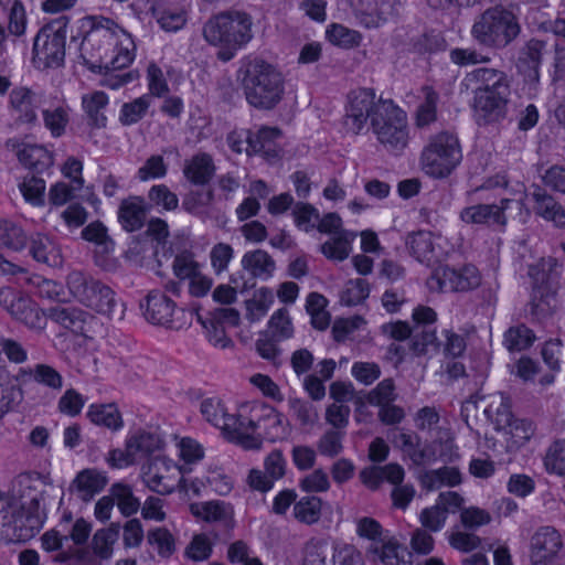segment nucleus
<instances>
[{
  "mask_svg": "<svg viewBox=\"0 0 565 565\" xmlns=\"http://www.w3.org/2000/svg\"><path fill=\"white\" fill-rule=\"evenodd\" d=\"M425 172L435 178H445L460 163L461 148L457 136L443 131L435 135L422 152Z\"/></svg>",
  "mask_w": 565,
  "mask_h": 565,
  "instance_id": "0eeeda50",
  "label": "nucleus"
},
{
  "mask_svg": "<svg viewBox=\"0 0 565 565\" xmlns=\"http://www.w3.org/2000/svg\"><path fill=\"white\" fill-rule=\"evenodd\" d=\"M211 554L212 542L205 534L194 535L185 550V555L195 562L205 561Z\"/></svg>",
  "mask_w": 565,
  "mask_h": 565,
  "instance_id": "774afa93",
  "label": "nucleus"
},
{
  "mask_svg": "<svg viewBox=\"0 0 565 565\" xmlns=\"http://www.w3.org/2000/svg\"><path fill=\"white\" fill-rule=\"evenodd\" d=\"M28 237L23 230L10 221H0V247L21 250L25 247Z\"/></svg>",
  "mask_w": 565,
  "mask_h": 565,
  "instance_id": "de8ad7c7",
  "label": "nucleus"
},
{
  "mask_svg": "<svg viewBox=\"0 0 565 565\" xmlns=\"http://www.w3.org/2000/svg\"><path fill=\"white\" fill-rule=\"evenodd\" d=\"M10 315L32 330L44 329L47 318V312H43L32 299L24 295L21 296Z\"/></svg>",
  "mask_w": 565,
  "mask_h": 565,
  "instance_id": "c756f323",
  "label": "nucleus"
},
{
  "mask_svg": "<svg viewBox=\"0 0 565 565\" xmlns=\"http://www.w3.org/2000/svg\"><path fill=\"white\" fill-rule=\"evenodd\" d=\"M252 21L246 13H222L209 20L203 28V35L213 45H222L217 56L230 61L236 50L252 39Z\"/></svg>",
  "mask_w": 565,
  "mask_h": 565,
  "instance_id": "20e7f679",
  "label": "nucleus"
},
{
  "mask_svg": "<svg viewBox=\"0 0 565 565\" xmlns=\"http://www.w3.org/2000/svg\"><path fill=\"white\" fill-rule=\"evenodd\" d=\"M66 30L65 25L54 30L46 25L36 34L33 43V61L39 67L55 68L64 63Z\"/></svg>",
  "mask_w": 565,
  "mask_h": 565,
  "instance_id": "9d476101",
  "label": "nucleus"
},
{
  "mask_svg": "<svg viewBox=\"0 0 565 565\" xmlns=\"http://www.w3.org/2000/svg\"><path fill=\"white\" fill-rule=\"evenodd\" d=\"M481 284L479 270L473 265H465L459 269L439 266L427 279L430 291H468Z\"/></svg>",
  "mask_w": 565,
  "mask_h": 565,
  "instance_id": "1a4fd4ad",
  "label": "nucleus"
},
{
  "mask_svg": "<svg viewBox=\"0 0 565 565\" xmlns=\"http://www.w3.org/2000/svg\"><path fill=\"white\" fill-rule=\"evenodd\" d=\"M328 40L342 47H353L359 45L361 36L356 31L350 30L341 24H332L327 29Z\"/></svg>",
  "mask_w": 565,
  "mask_h": 565,
  "instance_id": "bf43d9fd",
  "label": "nucleus"
},
{
  "mask_svg": "<svg viewBox=\"0 0 565 565\" xmlns=\"http://www.w3.org/2000/svg\"><path fill=\"white\" fill-rule=\"evenodd\" d=\"M140 308L146 320L152 324L168 328L180 327L175 318L179 311H177L174 301L160 290L149 291L145 301L140 302Z\"/></svg>",
  "mask_w": 565,
  "mask_h": 565,
  "instance_id": "4468645a",
  "label": "nucleus"
},
{
  "mask_svg": "<svg viewBox=\"0 0 565 565\" xmlns=\"http://www.w3.org/2000/svg\"><path fill=\"white\" fill-rule=\"evenodd\" d=\"M87 416L92 423L111 430L120 429L124 424L121 414L115 404L90 405Z\"/></svg>",
  "mask_w": 565,
  "mask_h": 565,
  "instance_id": "e433bc0d",
  "label": "nucleus"
},
{
  "mask_svg": "<svg viewBox=\"0 0 565 565\" xmlns=\"http://www.w3.org/2000/svg\"><path fill=\"white\" fill-rule=\"evenodd\" d=\"M531 196L535 214L546 221L554 222L557 226H565V210L553 195L541 188H536Z\"/></svg>",
  "mask_w": 565,
  "mask_h": 565,
  "instance_id": "c85d7f7f",
  "label": "nucleus"
},
{
  "mask_svg": "<svg viewBox=\"0 0 565 565\" xmlns=\"http://www.w3.org/2000/svg\"><path fill=\"white\" fill-rule=\"evenodd\" d=\"M563 542L561 534L551 526L539 529L531 539L530 561L533 565H540L554 558Z\"/></svg>",
  "mask_w": 565,
  "mask_h": 565,
  "instance_id": "f3484780",
  "label": "nucleus"
},
{
  "mask_svg": "<svg viewBox=\"0 0 565 565\" xmlns=\"http://www.w3.org/2000/svg\"><path fill=\"white\" fill-rule=\"evenodd\" d=\"M114 43L115 34L108 26L94 25L85 34L79 46L84 64L94 72H100L103 68L109 70V63L105 58Z\"/></svg>",
  "mask_w": 565,
  "mask_h": 565,
  "instance_id": "f8f14e48",
  "label": "nucleus"
},
{
  "mask_svg": "<svg viewBox=\"0 0 565 565\" xmlns=\"http://www.w3.org/2000/svg\"><path fill=\"white\" fill-rule=\"evenodd\" d=\"M239 74L246 99L255 108L273 109L282 99L284 76L274 65L254 58L241 67Z\"/></svg>",
  "mask_w": 565,
  "mask_h": 565,
  "instance_id": "7ed1b4c3",
  "label": "nucleus"
},
{
  "mask_svg": "<svg viewBox=\"0 0 565 565\" xmlns=\"http://www.w3.org/2000/svg\"><path fill=\"white\" fill-rule=\"evenodd\" d=\"M47 318L77 334H85L92 316L77 307L55 306L47 310Z\"/></svg>",
  "mask_w": 565,
  "mask_h": 565,
  "instance_id": "b1692460",
  "label": "nucleus"
},
{
  "mask_svg": "<svg viewBox=\"0 0 565 565\" xmlns=\"http://www.w3.org/2000/svg\"><path fill=\"white\" fill-rule=\"evenodd\" d=\"M483 413L497 430L507 429V426L515 419L510 411L509 398L502 393L489 396V403L484 406Z\"/></svg>",
  "mask_w": 565,
  "mask_h": 565,
  "instance_id": "473e14b6",
  "label": "nucleus"
},
{
  "mask_svg": "<svg viewBox=\"0 0 565 565\" xmlns=\"http://www.w3.org/2000/svg\"><path fill=\"white\" fill-rule=\"evenodd\" d=\"M150 203L162 206L167 211L175 210L179 205V199L171 192L166 184H157L150 188L148 192Z\"/></svg>",
  "mask_w": 565,
  "mask_h": 565,
  "instance_id": "69168bd1",
  "label": "nucleus"
},
{
  "mask_svg": "<svg viewBox=\"0 0 565 565\" xmlns=\"http://www.w3.org/2000/svg\"><path fill=\"white\" fill-rule=\"evenodd\" d=\"M214 173V161L206 152H199L184 163L183 174L192 184L205 185L211 181Z\"/></svg>",
  "mask_w": 565,
  "mask_h": 565,
  "instance_id": "bb28decb",
  "label": "nucleus"
},
{
  "mask_svg": "<svg viewBox=\"0 0 565 565\" xmlns=\"http://www.w3.org/2000/svg\"><path fill=\"white\" fill-rule=\"evenodd\" d=\"M345 431L339 429L326 430L317 443V449L322 456L334 458L343 451Z\"/></svg>",
  "mask_w": 565,
  "mask_h": 565,
  "instance_id": "3c124183",
  "label": "nucleus"
},
{
  "mask_svg": "<svg viewBox=\"0 0 565 565\" xmlns=\"http://www.w3.org/2000/svg\"><path fill=\"white\" fill-rule=\"evenodd\" d=\"M147 540L150 545L157 547L158 554L161 557H170L175 552L174 536L166 527L150 530L147 534Z\"/></svg>",
  "mask_w": 565,
  "mask_h": 565,
  "instance_id": "603ef678",
  "label": "nucleus"
},
{
  "mask_svg": "<svg viewBox=\"0 0 565 565\" xmlns=\"http://www.w3.org/2000/svg\"><path fill=\"white\" fill-rule=\"evenodd\" d=\"M108 483L105 472L95 468L81 470L72 480L68 492L84 503L90 502Z\"/></svg>",
  "mask_w": 565,
  "mask_h": 565,
  "instance_id": "a211bd4d",
  "label": "nucleus"
},
{
  "mask_svg": "<svg viewBox=\"0 0 565 565\" xmlns=\"http://www.w3.org/2000/svg\"><path fill=\"white\" fill-rule=\"evenodd\" d=\"M424 100L419 104L416 111V125L424 128L435 122L437 119L438 94L429 86L423 88Z\"/></svg>",
  "mask_w": 565,
  "mask_h": 565,
  "instance_id": "a18cd8bd",
  "label": "nucleus"
},
{
  "mask_svg": "<svg viewBox=\"0 0 565 565\" xmlns=\"http://www.w3.org/2000/svg\"><path fill=\"white\" fill-rule=\"evenodd\" d=\"M447 515L437 504L424 509L419 514L422 527L430 532H439L446 523Z\"/></svg>",
  "mask_w": 565,
  "mask_h": 565,
  "instance_id": "338daca9",
  "label": "nucleus"
},
{
  "mask_svg": "<svg viewBox=\"0 0 565 565\" xmlns=\"http://www.w3.org/2000/svg\"><path fill=\"white\" fill-rule=\"evenodd\" d=\"M535 335L524 324L511 327L504 333V344L509 351H522L527 349L534 341Z\"/></svg>",
  "mask_w": 565,
  "mask_h": 565,
  "instance_id": "09e8293b",
  "label": "nucleus"
},
{
  "mask_svg": "<svg viewBox=\"0 0 565 565\" xmlns=\"http://www.w3.org/2000/svg\"><path fill=\"white\" fill-rule=\"evenodd\" d=\"M505 211H515L519 213L520 222H525L530 215L521 200L503 199L500 205L497 204H475L467 206L460 212V220L472 225H499L507 224Z\"/></svg>",
  "mask_w": 565,
  "mask_h": 565,
  "instance_id": "6e6552de",
  "label": "nucleus"
},
{
  "mask_svg": "<svg viewBox=\"0 0 565 565\" xmlns=\"http://www.w3.org/2000/svg\"><path fill=\"white\" fill-rule=\"evenodd\" d=\"M44 492L40 491L21 504V511L12 515V527L15 536L21 541L34 537L45 521Z\"/></svg>",
  "mask_w": 565,
  "mask_h": 565,
  "instance_id": "ddd939ff",
  "label": "nucleus"
},
{
  "mask_svg": "<svg viewBox=\"0 0 565 565\" xmlns=\"http://www.w3.org/2000/svg\"><path fill=\"white\" fill-rule=\"evenodd\" d=\"M19 189L26 202L33 205L44 203L45 181L36 177L24 178Z\"/></svg>",
  "mask_w": 565,
  "mask_h": 565,
  "instance_id": "052dcab7",
  "label": "nucleus"
},
{
  "mask_svg": "<svg viewBox=\"0 0 565 565\" xmlns=\"http://www.w3.org/2000/svg\"><path fill=\"white\" fill-rule=\"evenodd\" d=\"M161 446L159 435L150 431L139 430L127 438V448L134 452L136 459L151 455Z\"/></svg>",
  "mask_w": 565,
  "mask_h": 565,
  "instance_id": "c9c22d12",
  "label": "nucleus"
},
{
  "mask_svg": "<svg viewBox=\"0 0 565 565\" xmlns=\"http://www.w3.org/2000/svg\"><path fill=\"white\" fill-rule=\"evenodd\" d=\"M520 33L515 15L502 8L494 7L480 14L472 24L471 36L484 47L503 49Z\"/></svg>",
  "mask_w": 565,
  "mask_h": 565,
  "instance_id": "39448f33",
  "label": "nucleus"
},
{
  "mask_svg": "<svg viewBox=\"0 0 565 565\" xmlns=\"http://www.w3.org/2000/svg\"><path fill=\"white\" fill-rule=\"evenodd\" d=\"M545 46L544 41L533 39L521 50L518 68L531 83L539 82V67Z\"/></svg>",
  "mask_w": 565,
  "mask_h": 565,
  "instance_id": "a878e982",
  "label": "nucleus"
},
{
  "mask_svg": "<svg viewBox=\"0 0 565 565\" xmlns=\"http://www.w3.org/2000/svg\"><path fill=\"white\" fill-rule=\"evenodd\" d=\"M151 205L141 196H129L121 201L118 210V221L127 232L141 228L146 222Z\"/></svg>",
  "mask_w": 565,
  "mask_h": 565,
  "instance_id": "5701e85b",
  "label": "nucleus"
},
{
  "mask_svg": "<svg viewBox=\"0 0 565 565\" xmlns=\"http://www.w3.org/2000/svg\"><path fill=\"white\" fill-rule=\"evenodd\" d=\"M14 379L21 384L33 381L52 392H61L64 386V377L60 371L46 363L22 366L18 370Z\"/></svg>",
  "mask_w": 565,
  "mask_h": 565,
  "instance_id": "aec40b11",
  "label": "nucleus"
},
{
  "mask_svg": "<svg viewBox=\"0 0 565 565\" xmlns=\"http://www.w3.org/2000/svg\"><path fill=\"white\" fill-rule=\"evenodd\" d=\"M43 120L53 137H61L65 132L68 122L67 109L61 106L53 110L45 109L43 110Z\"/></svg>",
  "mask_w": 565,
  "mask_h": 565,
  "instance_id": "0e129e2a",
  "label": "nucleus"
},
{
  "mask_svg": "<svg viewBox=\"0 0 565 565\" xmlns=\"http://www.w3.org/2000/svg\"><path fill=\"white\" fill-rule=\"evenodd\" d=\"M260 419L255 420L244 415H228L224 427L222 428L226 438L239 445L244 449H259L263 439L256 434V429L260 427Z\"/></svg>",
  "mask_w": 565,
  "mask_h": 565,
  "instance_id": "2eb2a0df",
  "label": "nucleus"
},
{
  "mask_svg": "<svg viewBox=\"0 0 565 565\" xmlns=\"http://www.w3.org/2000/svg\"><path fill=\"white\" fill-rule=\"evenodd\" d=\"M367 121L377 141L387 151H403L409 140L406 113L391 99L377 98L371 88H359L348 96L343 128L347 132L359 135Z\"/></svg>",
  "mask_w": 565,
  "mask_h": 565,
  "instance_id": "f257e3e1",
  "label": "nucleus"
},
{
  "mask_svg": "<svg viewBox=\"0 0 565 565\" xmlns=\"http://www.w3.org/2000/svg\"><path fill=\"white\" fill-rule=\"evenodd\" d=\"M67 287L77 301L109 318L124 317L122 305H118L115 292L93 276L74 270L67 276Z\"/></svg>",
  "mask_w": 565,
  "mask_h": 565,
  "instance_id": "423d86ee",
  "label": "nucleus"
},
{
  "mask_svg": "<svg viewBox=\"0 0 565 565\" xmlns=\"http://www.w3.org/2000/svg\"><path fill=\"white\" fill-rule=\"evenodd\" d=\"M449 545L462 553H469L481 545V539L470 531L454 530L448 535Z\"/></svg>",
  "mask_w": 565,
  "mask_h": 565,
  "instance_id": "e2e57ef3",
  "label": "nucleus"
},
{
  "mask_svg": "<svg viewBox=\"0 0 565 565\" xmlns=\"http://www.w3.org/2000/svg\"><path fill=\"white\" fill-rule=\"evenodd\" d=\"M201 414L213 426L223 428L228 414L220 398H205L201 403Z\"/></svg>",
  "mask_w": 565,
  "mask_h": 565,
  "instance_id": "13d9d810",
  "label": "nucleus"
},
{
  "mask_svg": "<svg viewBox=\"0 0 565 565\" xmlns=\"http://www.w3.org/2000/svg\"><path fill=\"white\" fill-rule=\"evenodd\" d=\"M190 510L194 516L201 518L205 522H223L227 526H233V509L224 501L192 503Z\"/></svg>",
  "mask_w": 565,
  "mask_h": 565,
  "instance_id": "7c9ffc66",
  "label": "nucleus"
},
{
  "mask_svg": "<svg viewBox=\"0 0 565 565\" xmlns=\"http://www.w3.org/2000/svg\"><path fill=\"white\" fill-rule=\"evenodd\" d=\"M214 200L212 190L190 191L182 200V207L188 213L205 220L210 216L209 209Z\"/></svg>",
  "mask_w": 565,
  "mask_h": 565,
  "instance_id": "58836bf2",
  "label": "nucleus"
},
{
  "mask_svg": "<svg viewBox=\"0 0 565 565\" xmlns=\"http://www.w3.org/2000/svg\"><path fill=\"white\" fill-rule=\"evenodd\" d=\"M6 148L13 151L22 166L38 173L53 164V157L43 146L30 145L11 138L6 141Z\"/></svg>",
  "mask_w": 565,
  "mask_h": 565,
  "instance_id": "dca6fc26",
  "label": "nucleus"
},
{
  "mask_svg": "<svg viewBox=\"0 0 565 565\" xmlns=\"http://www.w3.org/2000/svg\"><path fill=\"white\" fill-rule=\"evenodd\" d=\"M9 107L18 122L34 124L41 107V96L28 87H15L9 95Z\"/></svg>",
  "mask_w": 565,
  "mask_h": 565,
  "instance_id": "6ab92c4d",
  "label": "nucleus"
},
{
  "mask_svg": "<svg viewBox=\"0 0 565 565\" xmlns=\"http://www.w3.org/2000/svg\"><path fill=\"white\" fill-rule=\"evenodd\" d=\"M179 467L164 456L150 457L141 468L143 483L153 492L170 494L183 480Z\"/></svg>",
  "mask_w": 565,
  "mask_h": 565,
  "instance_id": "9b49d317",
  "label": "nucleus"
},
{
  "mask_svg": "<svg viewBox=\"0 0 565 565\" xmlns=\"http://www.w3.org/2000/svg\"><path fill=\"white\" fill-rule=\"evenodd\" d=\"M370 295V287L365 279L349 280L341 292V302L345 306H356L363 302Z\"/></svg>",
  "mask_w": 565,
  "mask_h": 565,
  "instance_id": "864d4df0",
  "label": "nucleus"
},
{
  "mask_svg": "<svg viewBox=\"0 0 565 565\" xmlns=\"http://www.w3.org/2000/svg\"><path fill=\"white\" fill-rule=\"evenodd\" d=\"M406 246L412 256L419 263L431 265L438 258L435 247L434 234L429 231H418L408 234Z\"/></svg>",
  "mask_w": 565,
  "mask_h": 565,
  "instance_id": "cd10ccee",
  "label": "nucleus"
},
{
  "mask_svg": "<svg viewBox=\"0 0 565 565\" xmlns=\"http://www.w3.org/2000/svg\"><path fill=\"white\" fill-rule=\"evenodd\" d=\"M294 332V324L288 310L280 308L271 315L265 333L276 340L285 341L292 338Z\"/></svg>",
  "mask_w": 565,
  "mask_h": 565,
  "instance_id": "37998d69",
  "label": "nucleus"
},
{
  "mask_svg": "<svg viewBox=\"0 0 565 565\" xmlns=\"http://www.w3.org/2000/svg\"><path fill=\"white\" fill-rule=\"evenodd\" d=\"M491 514L478 507L465 508L460 512V523L465 530L473 532L491 522Z\"/></svg>",
  "mask_w": 565,
  "mask_h": 565,
  "instance_id": "680f3d73",
  "label": "nucleus"
},
{
  "mask_svg": "<svg viewBox=\"0 0 565 565\" xmlns=\"http://www.w3.org/2000/svg\"><path fill=\"white\" fill-rule=\"evenodd\" d=\"M503 430L510 436L508 448L510 450H516L531 439L534 435L535 427L529 419L515 418L507 426V429Z\"/></svg>",
  "mask_w": 565,
  "mask_h": 565,
  "instance_id": "49530a36",
  "label": "nucleus"
},
{
  "mask_svg": "<svg viewBox=\"0 0 565 565\" xmlns=\"http://www.w3.org/2000/svg\"><path fill=\"white\" fill-rule=\"evenodd\" d=\"M274 302L273 291L268 288H260L253 299L247 301L246 317L249 321L262 319Z\"/></svg>",
  "mask_w": 565,
  "mask_h": 565,
  "instance_id": "8fccbe9b",
  "label": "nucleus"
},
{
  "mask_svg": "<svg viewBox=\"0 0 565 565\" xmlns=\"http://www.w3.org/2000/svg\"><path fill=\"white\" fill-rule=\"evenodd\" d=\"M322 501L315 495L302 497L295 502L294 516L301 523L311 525L317 523L321 518Z\"/></svg>",
  "mask_w": 565,
  "mask_h": 565,
  "instance_id": "a19ab883",
  "label": "nucleus"
},
{
  "mask_svg": "<svg viewBox=\"0 0 565 565\" xmlns=\"http://www.w3.org/2000/svg\"><path fill=\"white\" fill-rule=\"evenodd\" d=\"M401 546L395 541H387L375 544H371L367 550L369 557L374 563L382 565H402L398 550Z\"/></svg>",
  "mask_w": 565,
  "mask_h": 565,
  "instance_id": "79ce46f5",
  "label": "nucleus"
},
{
  "mask_svg": "<svg viewBox=\"0 0 565 565\" xmlns=\"http://www.w3.org/2000/svg\"><path fill=\"white\" fill-rule=\"evenodd\" d=\"M29 252L39 263L50 267H58L63 263L61 248L47 235L36 233L29 238Z\"/></svg>",
  "mask_w": 565,
  "mask_h": 565,
  "instance_id": "393cba45",
  "label": "nucleus"
},
{
  "mask_svg": "<svg viewBox=\"0 0 565 565\" xmlns=\"http://www.w3.org/2000/svg\"><path fill=\"white\" fill-rule=\"evenodd\" d=\"M398 0H349L355 18L366 28H376L392 12Z\"/></svg>",
  "mask_w": 565,
  "mask_h": 565,
  "instance_id": "412c9836",
  "label": "nucleus"
},
{
  "mask_svg": "<svg viewBox=\"0 0 565 565\" xmlns=\"http://www.w3.org/2000/svg\"><path fill=\"white\" fill-rule=\"evenodd\" d=\"M119 532L120 524L116 522L96 531L92 539V548L95 555L104 559L109 558L113 554V546L119 537Z\"/></svg>",
  "mask_w": 565,
  "mask_h": 565,
  "instance_id": "4c0bfd02",
  "label": "nucleus"
},
{
  "mask_svg": "<svg viewBox=\"0 0 565 565\" xmlns=\"http://www.w3.org/2000/svg\"><path fill=\"white\" fill-rule=\"evenodd\" d=\"M242 267L254 278L266 280L274 275L276 263L273 257L263 249H255L244 254Z\"/></svg>",
  "mask_w": 565,
  "mask_h": 565,
  "instance_id": "2f4dec72",
  "label": "nucleus"
},
{
  "mask_svg": "<svg viewBox=\"0 0 565 565\" xmlns=\"http://www.w3.org/2000/svg\"><path fill=\"white\" fill-rule=\"evenodd\" d=\"M82 104L90 126L98 129L106 127L107 118L103 110L108 104V97L104 92L98 90L84 95Z\"/></svg>",
  "mask_w": 565,
  "mask_h": 565,
  "instance_id": "f704fd0d",
  "label": "nucleus"
},
{
  "mask_svg": "<svg viewBox=\"0 0 565 565\" xmlns=\"http://www.w3.org/2000/svg\"><path fill=\"white\" fill-rule=\"evenodd\" d=\"M151 104L149 95H142L132 102L125 103L119 113V122L122 126H131L139 122L147 114Z\"/></svg>",
  "mask_w": 565,
  "mask_h": 565,
  "instance_id": "c03bdc74",
  "label": "nucleus"
},
{
  "mask_svg": "<svg viewBox=\"0 0 565 565\" xmlns=\"http://www.w3.org/2000/svg\"><path fill=\"white\" fill-rule=\"evenodd\" d=\"M280 130L277 128L263 127L256 132L247 131V146L245 152L248 156L263 154L266 159H275L279 156L277 140L280 138Z\"/></svg>",
  "mask_w": 565,
  "mask_h": 565,
  "instance_id": "4be33fe9",
  "label": "nucleus"
},
{
  "mask_svg": "<svg viewBox=\"0 0 565 565\" xmlns=\"http://www.w3.org/2000/svg\"><path fill=\"white\" fill-rule=\"evenodd\" d=\"M333 553L327 542H311L306 547L303 565H334Z\"/></svg>",
  "mask_w": 565,
  "mask_h": 565,
  "instance_id": "5fc2aeb1",
  "label": "nucleus"
},
{
  "mask_svg": "<svg viewBox=\"0 0 565 565\" xmlns=\"http://www.w3.org/2000/svg\"><path fill=\"white\" fill-rule=\"evenodd\" d=\"M420 481L424 488L429 491L437 490L443 486L455 487L461 483V473L456 467H443L440 469L425 471Z\"/></svg>",
  "mask_w": 565,
  "mask_h": 565,
  "instance_id": "72a5a7b5",
  "label": "nucleus"
},
{
  "mask_svg": "<svg viewBox=\"0 0 565 565\" xmlns=\"http://www.w3.org/2000/svg\"><path fill=\"white\" fill-rule=\"evenodd\" d=\"M289 406L301 426H313L319 419L317 407L309 401L292 398L289 401Z\"/></svg>",
  "mask_w": 565,
  "mask_h": 565,
  "instance_id": "4d7b16f0",
  "label": "nucleus"
},
{
  "mask_svg": "<svg viewBox=\"0 0 565 565\" xmlns=\"http://www.w3.org/2000/svg\"><path fill=\"white\" fill-rule=\"evenodd\" d=\"M544 466L548 472L565 477V439L557 440L548 447Z\"/></svg>",
  "mask_w": 565,
  "mask_h": 565,
  "instance_id": "6e6d98bb",
  "label": "nucleus"
},
{
  "mask_svg": "<svg viewBox=\"0 0 565 565\" xmlns=\"http://www.w3.org/2000/svg\"><path fill=\"white\" fill-rule=\"evenodd\" d=\"M465 82L475 85L471 108L479 126L500 122L505 118L511 96V81L504 71L478 67L466 75Z\"/></svg>",
  "mask_w": 565,
  "mask_h": 565,
  "instance_id": "f03ea898",
  "label": "nucleus"
},
{
  "mask_svg": "<svg viewBox=\"0 0 565 565\" xmlns=\"http://www.w3.org/2000/svg\"><path fill=\"white\" fill-rule=\"evenodd\" d=\"M109 492L122 515H134L140 509V501L134 495L130 486L117 482L111 484Z\"/></svg>",
  "mask_w": 565,
  "mask_h": 565,
  "instance_id": "ea45409f",
  "label": "nucleus"
}]
</instances>
